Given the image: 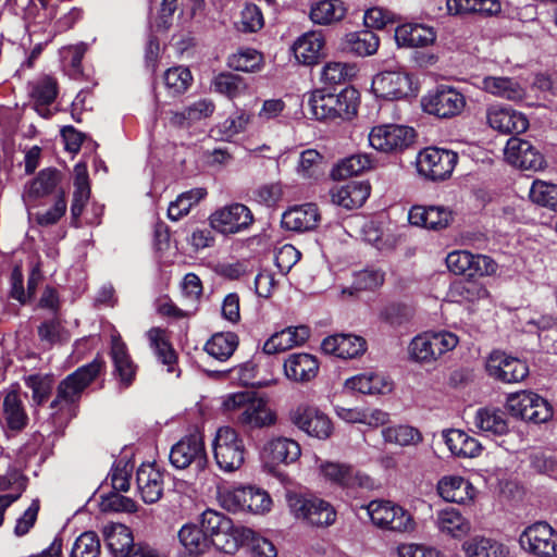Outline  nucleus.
Listing matches in <instances>:
<instances>
[{
    "label": "nucleus",
    "instance_id": "obj_42",
    "mask_svg": "<svg viewBox=\"0 0 557 557\" xmlns=\"http://www.w3.org/2000/svg\"><path fill=\"white\" fill-rule=\"evenodd\" d=\"M178 540L182 548L177 554L201 555L211 545L203 530L194 524L183 525L178 531Z\"/></svg>",
    "mask_w": 557,
    "mask_h": 557
},
{
    "label": "nucleus",
    "instance_id": "obj_35",
    "mask_svg": "<svg viewBox=\"0 0 557 557\" xmlns=\"http://www.w3.org/2000/svg\"><path fill=\"white\" fill-rule=\"evenodd\" d=\"M345 387L361 394L384 395L393 389V383L383 374L364 372L346 380Z\"/></svg>",
    "mask_w": 557,
    "mask_h": 557
},
{
    "label": "nucleus",
    "instance_id": "obj_40",
    "mask_svg": "<svg viewBox=\"0 0 557 557\" xmlns=\"http://www.w3.org/2000/svg\"><path fill=\"white\" fill-rule=\"evenodd\" d=\"M473 425L482 433L504 435L509 426L506 413L496 408H480L473 418Z\"/></svg>",
    "mask_w": 557,
    "mask_h": 557
},
{
    "label": "nucleus",
    "instance_id": "obj_45",
    "mask_svg": "<svg viewBox=\"0 0 557 557\" xmlns=\"http://www.w3.org/2000/svg\"><path fill=\"white\" fill-rule=\"evenodd\" d=\"M380 45L377 35L369 29L355 32L346 35L344 50L359 57H367L375 53Z\"/></svg>",
    "mask_w": 557,
    "mask_h": 557
},
{
    "label": "nucleus",
    "instance_id": "obj_20",
    "mask_svg": "<svg viewBox=\"0 0 557 557\" xmlns=\"http://www.w3.org/2000/svg\"><path fill=\"white\" fill-rule=\"evenodd\" d=\"M58 91V82L50 75L39 76L28 83V96L33 108L46 119L51 116V110L48 107L54 102Z\"/></svg>",
    "mask_w": 557,
    "mask_h": 557
},
{
    "label": "nucleus",
    "instance_id": "obj_16",
    "mask_svg": "<svg viewBox=\"0 0 557 557\" xmlns=\"http://www.w3.org/2000/svg\"><path fill=\"white\" fill-rule=\"evenodd\" d=\"M289 419L299 430L319 440L329 438L333 431L330 418L314 407L298 406L290 411Z\"/></svg>",
    "mask_w": 557,
    "mask_h": 557
},
{
    "label": "nucleus",
    "instance_id": "obj_56",
    "mask_svg": "<svg viewBox=\"0 0 557 557\" xmlns=\"http://www.w3.org/2000/svg\"><path fill=\"white\" fill-rule=\"evenodd\" d=\"M320 473L330 483L341 487H347L350 480L352 467L347 463L323 461L319 466Z\"/></svg>",
    "mask_w": 557,
    "mask_h": 557
},
{
    "label": "nucleus",
    "instance_id": "obj_44",
    "mask_svg": "<svg viewBox=\"0 0 557 557\" xmlns=\"http://www.w3.org/2000/svg\"><path fill=\"white\" fill-rule=\"evenodd\" d=\"M467 557H506V547L485 536H473L462 544Z\"/></svg>",
    "mask_w": 557,
    "mask_h": 557
},
{
    "label": "nucleus",
    "instance_id": "obj_50",
    "mask_svg": "<svg viewBox=\"0 0 557 557\" xmlns=\"http://www.w3.org/2000/svg\"><path fill=\"white\" fill-rule=\"evenodd\" d=\"M357 74L355 64L343 62H329L321 72V82L326 86L345 84Z\"/></svg>",
    "mask_w": 557,
    "mask_h": 557
},
{
    "label": "nucleus",
    "instance_id": "obj_54",
    "mask_svg": "<svg viewBox=\"0 0 557 557\" xmlns=\"http://www.w3.org/2000/svg\"><path fill=\"white\" fill-rule=\"evenodd\" d=\"M262 54L251 48L239 49L227 59V65L242 72H256L262 65Z\"/></svg>",
    "mask_w": 557,
    "mask_h": 557
},
{
    "label": "nucleus",
    "instance_id": "obj_6",
    "mask_svg": "<svg viewBox=\"0 0 557 557\" xmlns=\"http://www.w3.org/2000/svg\"><path fill=\"white\" fill-rule=\"evenodd\" d=\"M363 508L377 528L395 532H411L416 528L411 515L389 500L375 499Z\"/></svg>",
    "mask_w": 557,
    "mask_h": 557
},
{
    "label": "nucleus",
    "instance_id": "obj_25",
    "mask_svg": "<svg viewBox=\"0 0 557 557\" xmlns=\"http://www.w3.org/2000/svg\"><path fill=\"white\" fill-rule=\"evenodd\" d=\"M284 373L293 382H310L319 373V361L310 354H292L284 362Z\"/></svg>",
    "mask_w": 557,
    "mask_h": 557
},
{
    "label": "nucleus",
    "instance_id": "obj_33",
    "mask_svg": "<svg viewBox=\"0 0 557 557\" xmlns=\"http://www.w3.org/2000/svg\"><path fill=\"white\" fill-rule=\"evenodd\" d=\"M301 455L298 442L288 437H276L269 441L263 448V456L274 465H290Z\"/></svg>",
    "mask_w": 557,
    "mask_h": 557
},
{
    "label": "nucleus",
    "instance_id": "obj_7",
    "mask_svg": "<svg viewBox=\"0 0 557 557\" xmlns=\"http://www.w3.org/2000/svg\"><path fill=\"white\" fill-rule=\"evenodd\" d=\"M171 465L180 470L191 468L195 472H202L208 465L202 435L198 432L181 438L170 450Z\"/></svg>",
    "mask_w": 557,
    "mask_h": 557
},
{
    "label": "nucleus",
    "instance_id": "obj_15",
    "mask_svg": "<svg viewBox=\"0 0 557 557\" xmlns=\"http://www.w3.org/2000/svg\"><path fill=\"white\" fill-rule=\"evenodd\" d=\"M486 371L490 376L503 383H518L529 374L527 363L503 351H493L486 360Z\"/></svg>",
    "mask_w": 557,
    "mask_h": 557
},
{
    "label": "nucleus",
    "instance_id": "obj_62",
    "mask_svg": "<svg viewBox=\"0 0 557 557\" xmlns=\"http://www.w3.org/2000/svg\"><path fill=\"white\" fill-rule=\"evenodd\" d=\"M214 88L232 99L245 92L247 86L239 75L221 73L214 78Z\"/></svg>",
    "mask_w": 557,
    "mask_h": 557
},
{
    "label": "nucleus",
    "instance_id": "obj_23",
    "mask_svg": "<svg viewBox=\"0 0 557 557\" xmlns=\"http://www.w3.org/2000/svg\"><path fill=\"white\" fill-rule=\"evenodd\" d=\"M366 341L357 335L336 334L323 339L321 349L327 355L351 359L366 351Z\"/></svg>",
    "mask_w": 557,
    "mask_h": 557
},
{
    "label": "nucleus",
    "instance_id": "obj_31",
    "mask_svg": "<svg viewBox=\"0 0 557 557\" xmlns=\"http://www.w3.org/2000/svg\"><path fill=\"white\" fill-rule=\"evenodd\" d=\"M330 196L334 205L349 210L359 208L370 196V185L364 182H350L332 188Z\"/></svg>",
    "mask_w": 557,
    "mask_h": 557
},
{
    "label": "nucleus",
    "instance_id": "obj_37",
    "mask_svg": "<svg viewBox=\"0 0 557 557\" xmlns=\"http://www.w3.org/2000/svg\"><path fill=\"white\" fill-rule=\"evenodd\" d=\"M437 529L455 539H461L470 533L471 523L455 508L438 510L435 516Z\"/></svg>",
    "mask_w": 557,
    "mask_h": 557
},
{
    "label": "nucleus",
    "instance_id": "obj_36",
    "mask_svg": "<svg viewBox=\"0 0 557 557\" xmlns=\"http://www.w3.org/2000/svg\"><path fill=\"white\" fill-rule=\"evenodd\" d=\"M481 88L495 96L510 101L522 100L524 88L515 78L506 76H486L482 79Z\"/></svg>",
    "mask_w": 557,
    "mask_h": 557
},
{
    "label": "nucleus",
    "instance_id": "obj_41",
    "mask_svg": "<svg viewBox=\"0 0 557 557\" xmlns=\"http://www.w3.org/2000/svg\"><path fill=\"white\" fill-rule=\"evenodd\" d=\"M74 187L71 214L76 222L90 197L89 176L85 163H77L74 166Z\"/></svg>",
    "mask_w": 557,
    "mask_h": 557
},
{
    "label": "nucleus",
    "instance_id": "obj_47",
    "mask_svg": "<svg viewBox=\"0 0 557 557\" xmlns=\"http://www.w3.org/2000/svg\"><path fill=\"white\" fill-rule=\"evenodd\" d=\"M346 14L339 0H322L311 7L310 18L314 24L327 25L341 21Z\"/></svg>",
    "mask_w": 557,
    "mask_h": 557
},
{
    "label": "nucleus",
    "instance_id": "obj_51",
    "mask_svg": "<svg viewBox=\"0 0 557 557\" xmlns=\"http://www.w3.org/2000/svg\"><path fill=\"white\" fill-rule=\"evenodd\" d=\"M530 200L541 207L557 211V185L535 180L529 190Z\"/></svg>",
    "mask_w": 557,
    "mask_h": 557
},
{
    "label": "nucleus",
    "instance_id": "obj_29",
    "mask_svg": "<svg viewBox=\"0 0 557 557\" xmlns=\"http://www.w3.org/2000/svg\"><path fill=\"white\" fill-rule=\"evenodd\" d=\"M436 33L433 27L407 23L395 29V40L399 47L419 48L434 44Z\"/></svg>",
    "mask_w": 557,
    "mask_h": 557
},
{
    "label": "nucleus",
    "instance_id": "obj_14",
    "mask_svg": "<svg viewBox=\"0 0 557 557\" xmlns=\"http://www.w3.org/2000/svg\"><path fill=\"white\" fill-rule=\"evenodd\" d=\"M522 548L539 557L557 556V532L547 522H535L520 535Z\"/></svg>",
    "mask_w": 557,
    "mask_h": 557
},
{
    "label": "nucleus",
    "instance_id": "obj_22",
    "mask_svg": "<svg viewBox=\"0 0 557 557\" xmlns=\"http://www.w3.org/2000/svg\"><path fill=\"white\" fill-rule=\"evenodd\" d=\"M437 494L448 503L469 504L475 495L474 486L460 475H444L436 484Z\"/></svg>",
    "mask_w": 557,
    "mask_h": 557
},
{
    "label": "nucleus",
    "instance_id": "obj_19",
    "mask_svg": "<svg viewBox=\"0 0 557 557\" xmlns=\"http://www.w3.org/2000/svg\"><path fill=\"white\" fill-rule=\"evenodd\" d=\"M486 121L493 129L503 134H520L529 127V121L524 114L499 104L487 108Z\"/></svg>",
    "mask_w": 557,
    "mask_h": 557
},
{
    "label": "nucleus",
    "instance_id": "obj_9",
    "mask_svg": "<svg viewBox=\"0 0 557 557\" xmlns=\"http://www.w3.org/2000/svg\"><path fill=\"white\" fill-rule=\"evenodd\" d=\"M287 503L296 518L302 519L311 525L327 527L335 522V509L321 498L287 494Z\"/></svg>",
    "mask_w": 557,
    "mask_h": 557
},
{
    "label": "nucleus",
    "instance_id": "obj_2",
    "mask_svg": "<svg viewBox=\"0 0 557 557\" xmlns=\"http://www.w3.org/2000/svg\"><path fill=\"white\" fill-rule=\"evenodd\" d=\"M103 364L102 359L96 358L63 379L58 385L57 395L50 408L55 413L72 410V406L79 400L83 391L98 376Z\"/></svg>",
    "mask_w": 557,
    "mask_h": 557
},
{
    "label": "nucleus",
    "instance_id": "obj_52",
    "mask_svg": "<svg viewBox=\"0 0 557 557\" xmlns=\"http://www.w3.org/2000/svg\"><path fill=\"white\" fill-rule=\"evenodd\" d=\"M382 436L386 443L399 446H416L422 442L420 431L410 425H396L382 430Z\"/></svg>",
    "mask_w": 557,
    "mask_h": 557
},
{
    "label": "nucleus",
    "instance_id": "obj_63",
    "mask_svg": "<svg viewBox=\"0 0 557 557\" xmlns=\"http://www.w3.org/2000/svg\"><path fill=\"white\" fill-rule=\"evenodd\" d=\"M413 315L411 307L404 304H388L382 308L380 319L392 326L407 323Z\"/></svg>",
    "mask_w": 557,
    "mask_h": 557
},
{
    "label": "nucleus",
    "instance_id": "obj_43",
    "mask_svg": "<svg viewBox=\"0 0 557 557\" xmlns=\"http://www.w3.org/2000/svg\"><path fill=\"white\" fill-rule=\"evenodd\" d=\"M238 343V336L233 332L215 333L206 343L205 351L213 359L224 362L233 356Z\"/></svg>",
    "mask_w": 557,
    "mask_h": 557
},
{
    "label": "nucleus",
    "instance_id": "obj_34",
    "mask_svg": "<svg viewBox=\"0 0 557 557\" xmlns=\"http://www.w3.org/2000/svg\"><path fill=\"white\" fill-rule=\"evenodd\" d=\"M237 421L246 429H262L273 425L276 421V416L267 406L264 400L255 397L248 407L239 412Z\"/></svg>",
    "mask_w": 557,
    "mask_h": 557
},
{
    "label": "nucleus",
    "instance_id": "obj_11",
    "mask_svg": "<svg viewBox=\"0 0 557 557\" xmlns=\"http://www.w3.org/2000/svg\"><path fill=\"white\" fill-rule=\"evenodd\" d=\"M423 110L442 119L459 115L466 107L465 96L450 86H440L421 100Z\"/></svg>",
    "mask_w": 557,
    "mask_h": 557
},
{
    "label": "nucleus",
    "instance_id": "obj_27",
    "mask_svg": "<svg viewBox=\"0 0 557 557\" xmlns=\"http://www.w3.org/2000/svg\"><path fill=\"white\" fill-rule=\"evenodd\" d=\"M136 483L146 504L157 503L163 494V475L151 463H144L137 470Z\"/></svg>",
    "mask_w": 557,
    "mask_h": 557
},
{
    "label": "nucleus",
    "instance_id": "obj_53",
    "mask_svg": "<svg viewBox=\"0 0 557 557\" xmlns=\"http://www.w3.org/2000/svg\"><path fill=\"white\" fill-rule=\"evenodd\" d=\"M371 160L367 154H354L342 160L331 172L334 180H346L370 169Z\"/></svg>",
    "mask_w": 557,
    "mask_h": 557
},
{
    "label": "nucleus",
    "instance_id": "obj_5",
    "mask_svg": "<svg viewBox=\"0 0 557 557\" xmlns=\"http://www.w3.org/2000/svg\"><path fill=\"white\" fill-rule=\"evenodd\" d=\"M239 528L234 525L231 518L212 509H207L201 516V529L209 542L226 554H234L238 549Z\"/></svg>",
    "mask_w": 557,
    "mask_h": 557
},
{
    "label": "nucleus",
    "instance_id": "obj_32",
    "mask_svg": "<svg viewBox=\"0 0 557 557\" xmlns=\"http://www.w3.org/2000/svg\"><path fill=\"white\" fill-rule=\"evenodd\" d=\"M320 221V213L314 203H306L284 212L282 225L290 231L306 232L313 230Z\"/></svg>",
    "mask_w": 557,
    "mask_h": 557
},
{
    "label": "nucleus",
    "instance_id": "obj_26",
    "mask_svg": "<svg viewBox=\"0 0 557 557\" xmlns=\"http://www.w3.org/2000/svg\"><path fill=\"white\" fill-rule=\"evenodd\" d=\"M309 336L310 330L305 325L286 327L267 339L263 344V352L274 355L292 349L305 344Z\"/></svg>",
    "mask_w": 557,
    "mask_h": 557
},
{
    "label": "nucleus",
    "instance_id": "obj_49",
    "mask_svg": "<svg viewBox=\"0 0 557 557\" xmlns=\"http://www.w3.org/2000/svg\"><path fill=\"white\" fill-rule=\"evenodd\" d=\"M449 296L456 302H475L488 297L485 286L474 280H463L451 285Z\"/></svg>",
    "mask_w": 557,
    "mask_h": 557
},
{
    "label": "nucleus",
    "instance_id": "obj_61",
    "mask_svg": "<svg viewBox=\"0 0 557 557\" xmlns=\"http://www.w3.org/2000/svg\"><path fill=\"white\" fill-rule=\"evenodd\" d=\"M475 256L467 250H455L447 255L445 261L448 270L456 275L473 276Z\"/></svg>",
    "mask_w": 557,
    "mask_h": 557
},
{
    "label": "nucleus",
    "instance_id": "obj_12",
    "mask_svg": "<svg viewBox=\"0 0 557 557\" xmlns=\"http://www.w3.org/2000/svg\"><path fill=\"white\" fill-rule=\"evenodd\" d=\"M458 160L457 153L436 147L419 152L417 169L420 175L431 181H443L450 176Z\"/></svg>",
    "mask_w": 557,
    "mask_h": 557
},
{
    "label": "nucleus",
    "instance_id": "obj_4",
    "mask_svg": "<svg viewBox=\"0 0 557 557\" xmlns=\"http://www.w3.org/2000/svg\"><path fill=\"white\" fill-rule=\"evenodd\" d=\"M213 457L224 472L238 470L245 461L246 448L239 434L230 426L219 428L212 442Z\"/></svg>",
    "mask_w": 557,
    "mask_h": 557
},
{
    "label": "nucleus",
    "instance_id": "obj_13",
    "mask_svg": "<svg viewBox=\"0 0 557 557\" xmlns=\"http://www.w3.org/2000/svg\"><path fill=\"white\" fill-rule=\"evenodd\" d=\"M209 222L214 231L230 235L246 231L252 224L253 215L247 206L236 202L215 210Z\"/></svg>",
    "mask_w": 557,
    "mask_h": 557
},
{
    "label": "nucleus",
    "instance_id": "obj_30",
    "mask_svg": "<svg viewBox=\"0 0 557 557\" xmlns=\"http://www.w3.org/2000/svg\"><path fill=\"white\" fill-rule=\"evenodd\" d=\"M61 172L53 168L41 170L35 178L28 182L23 191L25 202L35 201L54 193L61 182Z\"/></svg>",
    "mask_w": 557,
    "mask_h": 557
},
{
    "label": "nucleus",
    "instance_id": "obj_64",
    "mask_svg": "<svg viewBox=\"0 0 557 557\" xmlns=\"http://www.w3.org/2000/svg\"><path fill=\"white\" fill-rule=\"evenodd\" d=\"M38 336L40 341L48 346L67 341L66 333L61 322L55 318L47 320L38 326Z\"/></svg>",
    "mask_w": 557,
    "mask_h": 557
},
{
    "label": "nucleus",
    "instance_id": "obj_46",
    "mask_svg": "<svg viewBox=\"0 0 557 557\" xmlns=\"http://www.w3.org/2000/svg\"><path fill=\"white\" fill-rule=\"evenodd\" d=\"M3 414L9 429L23 430L28 422L22 399L17 392H9L3 400Z\"/></svg>",
    "mask_w": 557,
    "mask_h": 557
},
{
    "label": "nucleus",
    "instance_id": "obj_17",
    "mask_svg": "<svg viewBox=\"0 0 557 557\" xmlns=\"http://www.w3.org/2000/svg\"><path fill=\"white\" fill-rule=\"evenodd\" d=\"M372 90L376 97L398 100L406 98L413 91L412 81L406 72L384 71L374 76Z\"/></svg>",
    "mask_w": 557,
    "mask_h": 557
},
{
    "label": "nucleus",
    "instance_id": "obj_28",
    "mask_svg": "<svg viewBox=\"0 0 557 557\" xmlns=\"http://www.w3.org/2000/svg\"><path fill=\"white\" fill-rule=\"evenodd\" d=\"M104 542L113 557H131L134 548V539L131 530L121 523H109L102 530Z\"/></svg>",
    "mask_w": 557,
    "mask_h": 557
},
{
    "label": "nucleus",
    "instance_id": "obj_10",
    "mask_svg": "<svg viewBox=\"0 0 557 557\" xmlns=\"http://www.w3.org/2000/svg\"><path fill=\"white\" fill-rule=\"evenodd\" d=\"M416 131L399 124H382L371 128L368 139L372 148L385 153H396L413 144Z\"/></svg>",
    "mask_w": 557,
    "mask_h": 557
},
{
    "label": "nucleus",
    "instance_id": "obj_38",
    "mask_svg": "<svg viewBox=\"0 0 557 557\" xmlns=\"http://www.w3.org/2000/svg\"><path fill=\"white\" fill-rule=\"evenodd\" d=\"M324 38L318 32H308L300 36L293 45V51L298 62L305 65L317 63L321 57Z\"/></svg>",
    "mask_w": 557,
    "mask_h": 557
},
{
    "label": "nucleus",
    "instance_id": "obj_3",
    "mask_svg": "<svg viewBox=\"0 0 557 557\" xmlns=\"http://www.w3.org/2000/svg\"><path fill=\"white\" fill-rule=\"evenodd\" d=\"M358 91L352 87L344 88L339 94L315 91L309 99V108L317 120L350 119L357 112Z\"/></svg>",
    "mask_w": 557,
    "mask_h": 557
},
{
    "label": "nucleus",
    "instance_id": "obj_58",
    "mask_svg": "<svg viewBox=\"0 0 557 557\" xmlns=\"http://www.w3.org/2000/svg\"><path fill=\"white\" fill-rule=\"evenodd\" d=\"M297 172L304 178H318L323 173V157L314 149L302 151Z\"/></svg>",
    "mask_w": 557,
    "mask_h": 557
},
{
    "label": "nucleus",
    "instance_id": "obj_57",
    "mask_svg": "<svg viewBox=\"0 0 557 557\" xmlns=\"http://www.w3.org/2000/svg\"><path fill=\"white\" fill-rule=\"evenodd\" d=\"M408 354L411 360L419 363L435 361L433 345L428 333L413 337L408 346Z\"/></svg>",
    "mask_w": 557,
    "mask_h": 557
},
{
    "label": "nucleus",
    "instance_id": "obj_1",
    "mask_svg": "<svg viewBox=\"0 0 557 557\" xmlns=\"http://www.w3.org/2000/svg\"><path fill=\"white\" fill-rule=\"evenodd\" d=\"M216 499L230 512L264 513L270 510L272 500L269 494L251 485L220 486Z\"/></svg>",
    "mask_w": 557,
    "mask_h": 557
},
{
    "label": "nucleus",
    "instance_id": "obj_21",
    "mask_svg": "<svg viewBox=\"0 0 557 557\" xmlns=\"http://www.w3.org/2000/svg\"><path fill=\"white\" fill-rule=\"evenodd\" d=\"M410 224L429 228H446L454 220V213L444 206H413L408 213Z\"/></svg>",
    "mask_w": 557,
    "mask_h": 557
},
{
    "label": "nucleus",
    "instance_id": "obj_8",
    "mask_svg": "<svg viewBox=\"0 0 557 557\" xmlns=\"http://www.w3.org/2000/svg\"><path fill=\"white\" fill-rule=\"evenodd\" d=\"M506 407L513 417L535 424L545 423L553 417L549 403L533 392L510 394Z\"/></svg>",
    "mask_w": 557,
    "mask_h": 557
},
{
    "label": "nucleus",
    "instance_id": "obj_48",
    "mask_svg": "<svg viewBox=\"0 0 557 557\" xmlns=\"http://www.w3.org/2000/svg\"><path fill=\"white\" fill-rule=\"evenodd\" d=\"M238 536V548L248 546L256 557H276V548L268 539L256 534L251 529L240 527Z\"/></svg>",
    "mask_w": 557,
    "mask_h": 557
},
{
    "label": "nucleus",
    "instance_id": "obj_39",
    "mask_svg": "<svg viewBox=\"0 0 557 557\" xmlns=\"http://www.w3.org/2000/svg\"><path fill=\"white\" fill-rule=\"evenodd\" d=\"M445 443L453 455L462 458L478 457L482 451L480 442L461 430L444 432Z\"/></svg>",
    "mask_w": 557,
    "mask_h": 557
},
{
    "label": "nucleus",
    "instance_id": "obj_59",
    "mask_svg": "<svg viewBox=\"0 0 557 557\" xmlns=\"http://www.w3.org/2000/svg\"><path fill=\"white\" fill-rule=\"evenodd\" d=\"M100 540L92 531L82 533L73 544L70 557H99Z\"/></svg>",
    "mask_w": 557,
    "mask_h": 557
},
{
    "label": "nucleus",
    "instance_id": "obj_55",
    "mask_svg": "<svg viewBox=\"0 0 557 557\" xmlns=\"http://www.w3.org/2000/svg\"><path fill=\"white\" fill-rule=\"evenodd\" d=\"M147 336L158 359L161 360L162 363L169 366L168 371L172 372V366L176 361V355L170 344L165 341L163 330L159 327L150 329Z\"/></svg>",
    "mask_w": 557,
    "mask_h": 557
},
{
    "label": "nucleus",
    "instance_id": "obj_24",
    "mask_svg": "<svg viewBox=\"0 0 557 557\" xmlns=\"http://www.w3.org/2000/svg\"><path fill=\"white\" fill-rule=\"evenodd\" d=\"M110 354L114 366V374L119 379L120 385L124 388L129 387L135 380L137 366L133 362L120 335L112 336Z\"/></svg>",
    "mask_w": 557,
    "mask_h": 557
},
{
    "label": "nucleus",
    "instance_id": "obj_18",
    "mask_svg": "<svg viewBox=\"0 0 557 557\" xmlns=\"http://www.w3.org/2000/svg\"><path fill=\"white\" fill-rule=\"evenodd\" d=\"M504 154L508 163L522 170L539 171L545 164L543 154L530 141L516 136L508 139Z\"/></svg>",
    "mask_w": 557,
    "mask_h": 557
},
{
    "label": "nucleus",
    "instance_id": "obj_60",
    "mask_svg": "<svg viewBox=\"0 0 557 557\" xmlns=\"http://www.w3.org/2000/svg\"><path fill=\"white\" fill-rule=\"evenodd\" d=\"M163 79L168 91L176 96L186 91L191 82V74L187 67L176 66L169 69Z\"/></svg>",
    "mask_w": 557,
    "mask_h": 557
}]
</instances>
